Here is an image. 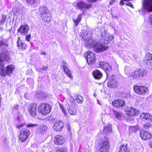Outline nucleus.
Here are the masks:
<instances>
[{
  "label": "nucleus",
  "instance_id": "1",
  "mask_svg": "<svg viewBox=\"0 0 152 152\" xmlns=\"http://www.w3.org/2000/svg\"><path fill=\"white\" fill-rule=\"evenodd\" d=\"M11 58L9 56V59L7 60L6 58L0 59V75L2 77L9 75L15 69V66L10 65L6 66V70L4 69V66L6 63L10 62Z\"/></svg>",
  "mask_w": 152,
  "mask_h": 152
},
{
  "label": "nucleus",
  "instance_id": "2",
  "mask_svg": "<svg viewBox=\"0 0 152 152\" xmlns=\"http://www.w3.org/2000/svg\"><path fill=\"white\" fill-rule=\"evenodd\" d=\"M85 40V43L87 48H92L94 51L97 53L102 52L106 49L105 47L102 44L93 41L91 39L87 40L83 37Z\"/></svg>",
  "mask_w": 152,
  "mask_h": 152
},
{
  "label": "nucleus",
  "instance_id": "3",
  "mask_svg": "<svg viewBox=\"0 0 152 152\" xmlns=\"http://www.w3.org/2000/svg\"><path fill=\"white\" fill-rule=\"evenodd\" d=\"M9 42L7 39H0V59L6 58L7 60L9 59V53L8 51Z\"/></svg>",
  "mask_w": 152,
  "mask_h": 152
},
{
  "label": "nucleus",
  "instance_id": "4",
  "mask_svg": "<svg viewBox=\"0 0 152 152\" xmlns=\"http://www.w3.org/2000/svg\"><path fill=\"white\" fill-rule=\"evenodd\" d=\"M39 13L43 20L47 23H49L52 19L50 14L48 13V9L45 6H42L39 9Z\"/></svg>",
  "mask_w": 152,
  "mask_h": 152
},
{
  "label": "nucleus",
  "instance_id": "5",
  "mask_svg": "<svg viewBox=\"0 0 152 152\" xmlns=\"http://www.w3.org/2000/svg\"><path fill=\"white\" fill-rule=\"evenodd\" d=\"M146 74V71L143 69H138L133 71L131 75H129V77L131 78L132 80H139Z\"/></svg>",
  "mask_w": 152,
  "mask_h": 152
},
{
  "label": "nucleus",
  "instance_id": "6",
  "mask_svg": "<svg viewBox=\"0 0 152 152\" xmlns=\"http://www.w3.org/2000/svg\"><path fill=\"white\" fill-rule=\"evenodd\" d=\"M52 107L50 105L45 103H42L38 106V111L42 115H46L51 111Z\"/></svg>",
  "mask_w": 152,
  "mask_h": 152
},
{
  "label": "nucleus",
  "instance_id": "7",
  "mask_svg": "<svg viewBox=\"0 0 152 152\" xmlns=\"http://www.w3.org/2000/svg\"><path fill=\"white\" fill-rule=\"evenodd\" d=\"M30 133V131L28 129L23 128L20 132L19 140L22 142H25L27 139Z\"/></svg>",
  "mask_w": 152,
  "mask_h": 152
},
{
  "label": "nucleus",
  "instance_id": "8",
  "mask_svg": "<svg viewBox=\"0 0 152 152\" xmlns=\"http://www.w3.org/2000/svg\"><path fill=\"white\" fill-rule=\"evenodd\" d=\"M109 147L108 140L105 139L103 140L100 144L99 149L97 152H108Z\"/></svg>",
  "mask_w": 152,
  "mask_h": 152
},
{
  "label": "nucleus",
  "instance_id": "9",
  "mask_svg": "<svg viewBox=\"0 0 152 152\" xmlns=\"http://www.w3.org/2000/svg\"><path fill=\"white\" fill-rule=\"evenodd\" d=\"M134 90L137 94L142 95L147 92L148 89L144 86L136 85L134 86Z\"/></svg>",
  "mask_w": 152,
  "mask_h": 152
},
{
  "label": "nucleus",
  "instance_id": "10",
  "mask_svg": "<svg viewBox=\"0 0 152 152\" xmlns=\"http://www.w3.org/2000/svg\"><path fill=\"white\" fill-rule=\"evenodd\" d=\"M28 110L30 114L34 117L36 116L39 113L38 111L37 104H31L28 108Z\"/></svg>",
  "mask_w": 152,
  "mask_h": 152
},
{
  "label": "nucleus",
  "instance_id": "11",
  "mask_svg": "<svg viewBox=\"0 0 152 152\" xmlns=\"http://www.w3.org/2000/svg\"><path fill=\"white\" fill-rule=\"evenodd\" d=\"M86 54L87 60L88 64H94L96 60V58L95 56V54L91 52H88L86 53H85V56Z\"/></svg>",
  "mask_w": 152,
  "mask_h": 152
},
{
  "label": "nucleus",
  "instance_id": "12",
  "mask_svg": "<svg viewBox=\"0 0 152 152\" xmlns=\"http://www.w3.org/2000/svg\"><path fill=\"white\" fill-rule=\"evenodd\" d=\"M144 10L148 12H152V0H144L143 3Z\"/></svg>",
  "mask_w": 152,
  "mask_h": 152
},
{
  "label": "nucleus",
  "instance_id": "13",
  "mask_svg": "<svg viewBox=\"0 0 152 152\" xmlns=\"http://www.w3.org/2000/svg\"><path fill=\"white\" fill-rule=\"evenodd\" d=\"M29 30V27L28 25H21L18 30V33L22 35H26Z\"/></svg>",
  "mask_w": 152,
  "mask_h": 152
},
{
  "label": "nucleus",
  "instance_id": "14",
  "mask_svg": "<svg viewBox=\"0 0 152 152\" xmlns=\"http://www.w3.org/2000/svg\"><path fill=\"white\" fill-rule=\"evenodd\" d=\"M143 63L148 66H152V54L149 53H147L144 57Z\"/></svg>",
  "mask_w": 152,
  "mask_h": 152
},
{
  "label": "nucleus",
  "instance_id": "15",
  "mask_svg": "<svg viewBox=\"0 0 152 152\" xmlns=\"http://www.w3.org/2000/svg\"><path fill=\"white\" fill-rule=\"evenodd\" d=\"M77 6L79 9L82 10L87 9L90 8L91 7V5L87 4L86 2L82 1L77 2Z\"/></svg>",
  "mask_w": 152,
  "mask_h": 152
},
{
  "label": "nucleus",
  "instance_id": "16",
  "mask_svg": "<svg viewBox=\"0 0 152 152\" xmlns=\"http://www.w3.org/2000/svg\"><path fill=\"white\" fill-rule=\"evenodd\" d=\"M113 105L117 108H120L125 106V101L122 99H118L114 100L112 102Z\"/></svg>",
  "mask_w": 152,
  "mask_h": 152
},
{
  "label": "nucleus",
  "instance_id": "17",
  "mask_svg": "<svg viewBox=\"0 0 152 152\" xmlns=\"http://www.w3.org/2000/svg\"><path fill=\"white\" fill-rule=\"evenodd\" d=\"M107 85L108 87L110 88H115L117 87V83L115 79L114 75H112L107 83Z\"/></svg>",
  "mask_w": 152,
  "mask_h": 152
},
{
  "label": "nucleus",
  "instance_id": "18",
  "mask_svg": "<svg viewBox=\"0 0 152 152\" xmlns=\"http://www.w3.org/2000/svg\"><path fill=\"white\" fill-rule=\"evenodd\" d=\"M64 125V123L62 121H58L55 123L53 128L56 131H60L63 128Z\"/></svg>",
  "mask_w": 152,
  "mask_h": 152
},
{
  "label": "nucleus",
  "instance_id": "19",
  "mask_svg": "<svg viewBox=\"0 0 152 152\" xmlns=\"http://www.w3.org/2000/svg\"><path fill=\"white\" fill-rule=\"evenodd\" d=\"M125 111L127 115L133 116L137 114V111L136 109L132 107H128L126 108Z\"/></svg>",
  "mask_w": 152,
  "mask_h": 152
},
{
  "label": "nucleus",
  "instance_id": "20",
  "mask_svg": "<svg viewBox=\"0 0 152 152\" xmlns=\"http://www.w3.org/2000/svg\"><path fill=\"white\" fill-rule=\"evenodd\" d=\"M140 136L142 139L147 140L150 139L152 137V135L150 133L144 131L140 132Z\"/></svg>",
  "mask_w": 152,
  "mask_h": 152
},
{
  "label": "nucleus",
  "instance_id": "21",
  "mask_svg": "<svg viewBox=\"0 0 152 152\" xmlns=\"http://www.w3.org/2000/svg\"><path fill=\"white\" fill-rule=\"evenodd\" d=\"M18 107L17 105L15 106L12 109V113L14 115H16V116H17L16 117L17 120L20 122L21 121L22 116L21 115L20 116L19 115V113L18 110Z\"/></svg>",
  "mask_w": 152,
  "mask_h": 152
},
{
  "label": "nucleus",
  "instance_id": "22",
  "mask_svg": "<svg viewBox=\"0 0 152 152\" xmlns=\"http://www.w3.org/2000/svg\"><path fill=\"white\" fill-rule=\"evenodd\" d=\"M64 141V137L62 136L58 135L55 136L54 142L56 144L61 145L63 143Z\"/></svg>",
  "mask_w": 152,
  "mask_h": 152
},
{
  "label": "nucleus",
  "instance_id": "23",
  "mask_svg": "<svg viewBox=\"0 0 152 152\" xmlns=\"http://www.w3.org/2000/svg\"><path fill=\"white\" fill-rule=\"evenodd\" d=\"M92 74L94 77L96 79H100L102 76V73L98 69L94 70L92 72Z\"/></svg>",
  "mask_w": 152,
  "mask_h": 152
},
{
  "label": "nucleus",
  "instance_id": "24",
  "mask_svg": "<svg viewBox=\"0 0 152 152\" xmlns=\"http://www.w3.org/2000/svg\"><path fill=\"white\" fill-rule=\"evenodd\" d=\"M47 130V127L45 125L41 126L38 127L36 130L37 133L40 134H44Z\"/></svg>",
  "mask_w": 152,
  "mask_h": 152
},
{
  "label": "nucleus",
  "instance_id": "25",
  "mask_svg": "<svg viewBox=\"0 0 152 152\" xmlns=\"http://www.w3.org/2000/svg\"><path fill=\"white\" fill-rule=\"evenodd\" d=\"M27 3L32 7H35L39 3V0H25Z\"/></svg>",
  "mask_w": 152,
  "mask_h": 152
},
{
  "label": "nucleus",
  "instance_id": "26",
  "mask_svg": "<svg viewBox=\"0 0 152 152\" xmlns=\"http://www.w3.org/2000/svg\"><path fill=\"white\" fill-rule=\"evenodd\" d=\"M140 118L152 122V116L148 113H142L140 116Z\"/></svg>",
  "mask_w": 152,
  "mask_h": 152
},
{
  "label": "nucleus",
  "instance_id": "27",
  "mask_svg": "<svg viewBox=\"0 0 152 152\" xmlns=\"http://www.w3.org/2000/svg\"><path fill=\"white\" fill-rule=\"evenodd\" d=\"M73 99L75 101L77 102L79 104H82L83 102V97L77 94H74Z\"/></svg>",
  "mask_w": 152,
  "mask_h": 152
},
{
  "label": "nucleus",
  "instance_id": "28",
  "mask_svg": "<svg viewBox=\"0 0 152 152\" xmlns=\"http://www.w3.org/2000/svg\"><path fill=\"white\" fill-rule=\"evenodd\" d=\"M17 46L19 47V48H20V47H21L22 49L24 50L26 48V44L23 42L21 40H20V37L18 38V40L17 42Z\"/></svg>",
  "mask_w": 152,
  "mask_h": 152
},
{
  "label": "nucleus",
  "instance_id": "29",
  "mask_svg": "<svg viewBox=\"0 0 152 152\" xmlns=\"http://www.w3.org/2000/svg\"><path fill=\"white\" fill-rule=\"evenodd\" d=\"M105 66H104L103 70L105 71L107 74V77H109V73L111 70V66L107 63L105 64Z\"/></svg>",
  "mask_w": 152,
  "mask_h": 152
},
{
  "label": "nucleus",
  "instance_id": "30",
  "mask_svg": "<svg viewBox=\"0 0 152 152\" xmlns=\"http://www.w3.org/2000/svg\"><path fill=\"white\" fill-rule=\"evenodd\" d=\"M112 126L110 124L105 126L103 129V132L105 134H107L111 133L112 131Z\"/></svg>",
  "mask_w": 152,
  "mask_h": 152
},
{
  "label": "nucleus",
  "instance_id": "31",
  "mask_svg": "<svg viewBox=\"0 0 152 152\" xmlns=\"http://www.w3.org/2000/svg\"><path fill=\"white\" fill-rule=\"evenodd\" d=\"M63 68L65 73L66 74L67 76L69 77L71 79L72 78L73 76L72 75L71 72L66 66V64H65V65H63Z\"/></svg>",
  "mask_w": 152,
  "mask_h": 152
},
{
  "label": "nucleus",
  "instance_id": "32",
  "mask_svg": "<svg viewBox=\"0 0 152 152\" xmlns=\"http://www.w3.org/2000/svg\"><path fill=\"white\" fill-rule=\"evenodd\" d=\"M136 126H129V135L135 134L138 129Z\"/></svg>",
  "mask_w": 152,
  "mask_h": 152
},
{
  "label": "nucleus",
  "instance_id": "33",
  "mask_svg": "<svg viewBox=\"0 0 152 152\" xmlns=\"http://www.w3.org/2000/svg\"><path fill=\"white\" fill-rule=\"evenodd\" d=\"M68 112L71 115H75L76 114V111L74 109L72 105H69V107L67 108Z\"/></svg>",
  "mask_w": 152,
  "mask_h": 152
},
{
  "label": "nucleus",
  "instance_id": "34",
  "mask_svg": "<svg viewBox=\"0 0 152 152\" xmlns=\"http://www.w3.org/2000/svg\"><path fill=\"white\" fill-rule=\"evenodd\" d=\"M101 36L102 38L105 39L104 42L106 43L109 42V34L106 33L105 31H104L101 33Z\"/></svg>",
  "mask_w": 152,
  "mask_h": 152
},
{
  "label": "nucleus",
  "instance_id": "35",
  "mask_svg": "<svg viewBox=\"0 0 152 152\" xmlns=\"http://www.w3.org/2000/svg\"><path fill=\"white\" fill-rule=\"evenodd\" d=\"M113 112L115 118L118 120H120L121 119L122 114L121 112L113 110Z\"/></svg>",
  "mask_w": 152,
  "mask_h": 152
},
{
  "label": "nucleus",
  "instance_id": "36",
  "mask_svg": "<svg viewBox=\"0 0 152 152\" xmlns=\"http://www.w3.org/2000/svg\"><path fill=\"white\" fill-rule=\"evenodd\" d=\"M120 151L119 152H129L128 148L127 147L126 145H122L120 148Z\"/></svg>",
  "mask_w": 152,
  "mask_h": 152
},
{
  "label": "nucleus",
  "instance_id": "37",
  "mask_svg": "<svg viewBox=\"0 0 152 152\" xmlns=\"http://www.w3.org/2000/svg\"><path fill=\"white\" fill-rule=\"evenodd\" d=\"M7 19V16L5 15H2L1 19L0 21V25H3L5 23Z\"/></svg>",
  "mask_w": 152,
  "mask_h": 152
},
{
  "label": "nucleus",
  "instance_id": "38",
  "mask_svg": "<svg viewBox=\"0 0 152 152\" xmlns=\"http://www.w3.org/2000/svg\"><path fill=\"white\" fill-rule=\"evenodd\" d=\"M67 149L66 147H63L61 148H60L58 149L56 152H67Z\"/></svg>",
  "mask_w": 152,
  "mask_h": 152
},
{
  "label": "nucleus",
  "instance_id": "39",
  "mask_svg": "<svg viewBox=\"0 0 152 152\" xmlns=\"http://www.w3.org/2000/svg\"><path fill=\"white\" fill-rule=\"evenodd\" d=\"M151 126V125L150 123H147L146 124L144 125V130H146L148 129Z\"/></svg>",
  "mask_w": 152,
  "mask_h": 152
},
{
  "label": "nucleus",
  "instance_id": "40",
  "mask_svg": "<svg viewBox=\"0 0 152 152\" xmlns=\"http://www.w3.org/2000/svg\"><path fill=\"white\" fill-rule=\"evenodd\" d=\"M59 104L60 107L61 109L62 112L64 113L65 115H66V110L65 109L64 106L60 103H59Z\"/></svg>",
  "mask_w": 152,
  "mask_h": 152
},
{
  "label": "nucleus",
  "instance_id": "41",
  "mask_svg": "<svg viewBox=\"0 0 152 152\" xmlns=\"http://www.w3.org/2000/svg\"><path fill=\"white\" fill-rule=\"evenodd\" d=\"M107 63L103 62V61H100L99 62V65L101 68L102 69H104V66H105V65Z\"/></svg>",
  "mask_w": 152,
  "mask_h": 152
},
{
  "label": "nucleus",
  "instance_id": "42",
  "mask_svg": "<svg viewBox=\"0 0 152 152\" xmlns=\"http://www.w3.org/2000/svg\"><path fill=\"white\" fill-rule=\"evenodd\" d=\"M20 9V10H18V9H16V10L14 12V15H19L20 13L21 12V10H22V8H21Z\"/></svg>",
  "mask_w": 152,
  "mask_h": 152
},
{
  "label": "nucleus",
  "instance_id": "43",
  "mask_svg": "<svg viewBox=\"0 0 152 152\" xmlns=\"http://www.w3.org/2000/svg\"><path fill=\"white\" fill-rule=\"evenodd\" d=\"M148 22L149 25L152 27V15L149 16L148 19Z\"/></svg>",
  "mask_w": 152,
  "mask_h": 152
},
{
  "label": "nucleus",
  "instance_id": "44",
  "mask_svg": "<svg viewBox=\"0 0 152 152\" xmlns=\"http://www.w3.org/2000/svg\"><path fill=\"white\" fill-rule=\"evenodd\" d=\"M24 125V124L19 123L16 125V128L18 129H19L23 127Z\"/></svg>",
  "mask_w": 152,
  "mask_h": 152
},
{
  "label": "nucleus",
  "instance_id": "45",
  "mask_svg": "<svg viewBox=\"0 0 152 152\" xmlns=\"http://www.w3.org/2000/svg\"><path fill=\"white\" fill-rule=\"evenodd\" d=\"M31 38V34H28V35H26V37H25V39L28 42H29L30 41V40Z\"/></svg>",
  "mask_w": 152,
  "mask_h": 152
},
{
  "label": "nucleus",
  "instance_id": "46",
  "mask_svg": "<svg viewBox=\"0 0 152 152\" xmlns=\"http://www.w3.org/2000/svg\"><path fill=\"white\" fill-rule=\"evenodd\" d=\"M40 95L42 98H44L46 97L47 94L46 93L42 92L40 94Z\"/></svg>",
  "mask_w": 152,
  "mask_h": 152
},
{
  "label": "nucleus",
  "instance_id": "47",
  "mask_svg": "<svg viewBox=\"0 0 152 152\" xmlns=\"http://www.w3.org/2000/svg\"><path fill=\"white\" fill-rule=\"evenodd\" d=\"M126 5L127 6H130L131 8H134L133 5L131 3L128 2L126 4Z\"/></svg>",
  "mask_w": 152,
  "mask_h": 152
},
{
  "label": "nucleus",
  "instance_id": "48",
  "mask_svg": "<svg viewBox=\"0 0 152 152\" xmlns=\"http://www.w3.org/2000/svg\"><path fill=\"white\" fill-rule=\"evenodd\" d=\"M37 125L36 124H29L27 125V126L28 127H33L34 126H36Z\"/></svg>",
  "mask_w": 152,
  "mask_h": 152
},
{
  "label": "nucleus",
  "instance_id": "49",
  "mask_svg": "<svg viewBox=\"0 0 152 152\" xmlns=\"http://www.w3.org/2000/svg\"><path fill=\"white\" fill-rule=\"evenodd\" d=\"M82 14H79L77 16V21H80L81 20V17L82 16Z\"/></svg>",
  "mask_w": 152,
  "mask_h": 152
},
{
  "label": "nucleus",
  "instance_id": "50",
  "mask_svg": "<svg viewBox=\"0 0 152 152\" xmlns=\"http://www.w3.org/2000/svg\"><path fill=\"white\" fill-rule=\"evenodd\" d=\"M67 128L68 131L70 132L71 131V127L70 125L69 124H67Z\"/></svg>",
  "mask_w": 152,
  "mask_h": 152
},
{
  "label": "nucleus",
  "instance_id": "51",
  "mask_svg": "<svg viewBox=\"0 0 152 152\" xmlns=\"http://www.w3.org/2000/svg\"><path fill=\"white\" fill-rule=\"evenodd\" d=\"M73 20L75 24V25L76 26H77L78 25L79 23L80 22L78 21H77V20Z\"/></svg>",
  "mask_w": 152,
  "mask_h": 152
},
{
  "label": "nucleus",
  "instance_id": "52",
  "mask_svg": "<svg viewBox=\"0 0 152 152\" xmlns=\"http://www.w3.org/2000/svg\"><path fill=\"white\" fill-rule=\"evenodd\" d=\"M113 39H114V36L113 35L110 36L109 35V42H110V41L112 40Z\"/></svg>",
  "mask_w": 152,
  "mask_h": 152
},
{
  "label": "nucleus",
  "instance_id": "53",
  "mask_svg": "<svg viewBox=\"0 0 152 152\" xmlns=\"http://www.w3.org/2000/svg\"><path fill=\"white\" fill-rule=\"evenodd\" d=\"M148 145L152 149V141L149 142Z\"/></svg>",
  "mask_w": 152,
  "mask_h": 152
},
{
  "label": "nucleus",
  "instance_id": "54",
  "mask_svg": "<svg viewBox=\"0 0 152 152\" xmlns=\"http://www.w3.org/2000/svg\"><path fill=\"white\" fill-rule=\"evenodd\" d=\"M115 0H111L109 4L110 5H112L113 4L115 3Z\"/></svg>",
  "mask_w": 152,
  "mask_h": 152
},
{
  "label": "nucleus",
  "instance_id": "55",
  "mask_svg": "<svg viewBox=\"0 0 152 152\" xmlns=\"http://www.w3.org/2000/svg\"><path fill=\"white\" fill-rule=\"evenodd\" d=\"M48 68V66H47V67H45L44 66H43L42 70H47Z\"/></svg>",
  "mask_w": 152,
  "mask_h": 152
},
{
  "label": "nucleus",
  "instance_id": "56",
  "mask_svg": "<svg viewBox=\"0 0 152 152\" xmlns=\"http://www.w3.org/2000/svg\"><path fill=\"white\" fill-rule=\"evenodd\" d=\"M89 1L92 2H94L96 1L97 0H88Z\"/></svg>",
  "mask_w": 152,
  "mask_h": 152
},
{
  "label": "nucleus",
  "instance_id": "57",
  "mask_svg": "<svg viewBox=\"0 0 152 152\" xmlns=\"http://www.w3.org/2000/svg\"><path fill=\"white\" fill-rule=\"evenodd\" d=\"M133 56H134V58H133L135 60L137 58V55H134Z\"/></svg>",
  "mask_w": 152,
  "mask_h": 152
},
{
  "label": "nucleus",
  "instance_id": "58",
  "mask_svg": "<svg viewBox=\"0 0 152 152\" xmlns=\"http://www.w3.org/2000/svg\"><path fill=\"white\" fill-rule=\"evenodd\" d=\"M1 94H0V107L1 106Z\"/></svg>",
  "mask_w": 152,
  "mask_h": 152
},
{
  "label": "nucleus",
  "instance_id": "59",
  "mask_svg": "<svg viewBox=\"0 0 152 152\" xmlns=\"http://www.w3.org/2000/svg\"><path fill=\"white\" fill-rule=\"evenodd\" d=\"M41 53L43 55H45L46 54V53L45 52H42Z\"/></svg>",
  "mask_w": 152,
  "mask_h": 152
},
{
  "label": "nucleus",
  "instance_id": "60",
  "mask_svg": "<svg viewBox=\"0 0 152 152\" xmlns=\"http://www.w3.org/2000/svg\"><path fill=\"white\" fill-rule=\"evenodd\" d=\"M84 13H85V11H83L82 12V15L84 14Z\"/></svg>",
  "mask_w": 152,
  "mask_h": 152
},
{
  "label": "nucleus",
  "instance_id": "61",
  "mask_svg": "<svg viewBox=\"0 0 152 152\" xmlns=\"http://www.w3.org/2000/svg\"><path fill=\"white\" fill-rule=\"evenodd\" d=\"M94 96L95 97H96V94L95 93L94 94Z\"/></svg>",
  "mask_w": 152,
  "mask_h": 152
}]
</instances>
